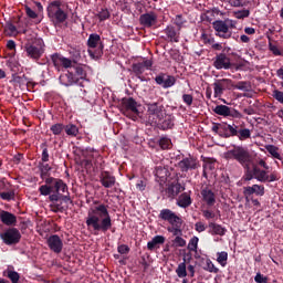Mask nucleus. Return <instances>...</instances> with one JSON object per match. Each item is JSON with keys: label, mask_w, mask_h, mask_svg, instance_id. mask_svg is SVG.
I'll list each match as a JSON object with an SVG mask.
<instances>
[{"label": "nucleus", "mask_w": 283, "mask_h": 283, "mask_svg": "<svg viewBox=\"0 0 283 283\" xmlns=\"http://www.w3.org/2000/svg\"><path fill=\"white\" fill-rule=\"evenodd\" d=\"M41 196H49L50 209L53 213H59L63 211V206L59 201L70 202V192L67 191V184L63 179L48 177L45 179V185L39 188Z\"/></svg>", "instance_id": "obj_1"}, {"label": "nucleus", "mask_w": 283, "mask_h": 283, "mask_svg": "<svg viewBox=\"0 0 283 283\" xmlns=\"http://www.w3.org/2000/svg\"><path fill=\"white\" fill-rule=\"evenodd\" d=\"M86 227L88 231H93L95 235L98 232L107 233L112 229V216H109V206L99 203L91 207L86 217Z\"/></svg>", "instance_id": "obj_2"}, {"label": "nucleus", "mask_w": 283, "mask_h": 283, "mask_svg": "<svg viewBox=\"0 0 283 283\" xmlns=\"http://www.w3.org/2000/svg\"><path fill=\"white\" fill-rule=\"evenodd\" d=\"M244 169H247L245 180H253V178L259 182H276L280 180V172L276 170L269 175V171L262 170L258 166H253L252 170L249 167H244Z\"/></svg>", "instance_id": "obj_3"}, {"label": "nucleus", "mask_w": 283, "mask_h": 283, "mask_svg": "<svg viewBox=\"0 0 283 283\" xmlns=\"http://www.w3.org/2000/svg\"><path fill=\"white\" fill-rule=\"evenodd\" d=\"M224 158L226 160H237V163H240L242 167H250L251 163H253L251 153L242 146H234L233 149L224 153Z\"/></svg>", "instance_id": "obj_4"}, {"label": "nucleus", "mask_w": 283, "mask_h": 283, "mask_svg": "<svg viewBox=\"0 0 283 283\" xmlns=\"http://www.w3.org/2000/svg\"><path fill=\"white\" fill-rule=\"evenodd\" d=\"M62 6L63 2L61 0H53L46 8L48 17L54 25H59L60 23H65V21H67V13H65L61 8Z\"/></svg>", "instance_id": "obj_5"}, {"label": "nucleus", "mask_w": 283, "mask_h": 283, "mask_svg": "<svg viewBox=\"0 0 283 283\" xmlns=\"http://www.w3.org/2000/svg\"><path fill=\"white\" fill-rule=\"evenodd\" d=\"M238 22L235 20L226 19V20H216L212 22V28L216 32V36L219 39H231V30L235 29Z\"/></svg>", "instance_id": "obj_6"}, {"label": "nucleus", "mask_w": 283, "mask_h": 283, "mask_svg": "<svg viewBox=\"0 0 283 283\" xmlns=\"http://www.w3.org/2000/svg\"><path fill=\"white\" fill-rule=\"evenodd\" d=\"M119 109L124 116H127V118H132V120L138 119V114L140 112L138 111V102L134 99L133 97H124L122 98L119 103Z\"/></svg>", "instance_id": "obj_7"}, {"label": "nucleus", "mask_w": 283, "mask_h": 283, "mask_svg": "<svg viewBox=\"0 0 283 283\" xmlns=\"http://www.w3.org/2000/svg\"><path fill=\"white\" fill-rule=\"evenodd\" d=\"M147 114H148V123L150 125L156 126L157 123H160L165 118V106L160 103H149L146 104Z\"/></svg>", "instance_id": "obj_8"}, {"label": "nucleus", "mask_w": 283, "mask_h": 283, "mask_svg": "<svg viewBox=\"0 0 283 283\" xmlns=\"http://www.w3.org/2000/svg\"><path fill=\"white\" fill-rule=\"evenodd\" d=\"M24 49L27 52V56L33 59L34 61H39V59L43 56V52H45V50L43 49V44H41V40L28 42L24 45Z\"/></svg>", "instance_id": "obj_9"}, {"label": "nucleus", "mask_w": 283, "mask_h": 283, "mask_svg": "<svg viewBox=\"0 0 283 283\" xmlns=\"http://www.w3.org/2000/svg\"><path fill=\"white\" fill-rule=\"evenodd\" d=\"M51 61L54 65V67L61 72V67H64V70H70V67H74V62L59 53H54L51 55Z\"/></svg>", "instance_id": "obj_10"}, {"label": "nucleus", "mask_w": 283, "mask_h": 283, "mask_svg": "<svg viewBox=\"0 0 283 283\" xmlns=\"http://www.w3.org/2000/svg\"><path fill=\"white\" fill-rule=\"evenodd\" d=\"M1 239L4 244H19L21 241V232L17 228H10L4 233H2Z\"/></svg>", "instance_id": "obj_11"}, {"label": "nucleus", "mask_w": 283, "mask_h": 283, "mask_svg": "<svg viewBox=\"0 0 283 283\" xmlns=\"http://www.w3.org/2000/svg\"><path fill=\"white\" fill-rule=\"evenodd\" d=\"M216 70H230L231 69V59L224 53H220L216 56L213 62Z\"/></svg>", "instance_id": "obj_12"}, {"label": "nucleus", "mask_w": 283, "mask_h": 283, "mask_svg": "<svg viewBox=\"0 0 283 283\" xmlns=\"http://www.w3.org/2000/svg\"><path fill=\"white\" fill-rule=\"evenodd\" d=\"M157 85H161L165 90L174 87L176 85V77L168 74H159L155 77Z\"/></svg>", "instance_id": "obj_13"}, {"label": "nucleus", "mask_w": 283, "mask_h": 283, "mask_svg": "<svg viewBox=\"0 0 283 283\" xmlns=\"http://www.w3.org/2000/svg\"><path fill=\"white\" fill-rule=\"evenodd\" d=\"M48 247L53 253H61L63 251V241L61 237L53 234L48 239Z\"/></svg>", "instance_id": "obj_14"}, {"label": "nucleus", "mask_w": 283, "mask_h": 283, "mask_svg": "<svg viewBox=\"0 0 283 283\" xmlns=\"http://www.w3.org/2000/svg\"><path fill=\"white\" fill-rule=\"evenodd\" d=\"M99 182L105 189H112L116 185V177H114L109 171H102L99 175Z\"/></svg>", "instance_id": "obj_15"}, {"label": "nucleus", "mask_w": 283, "mask_h": 283, "mask_svg": "<svg viewBox=\"0 0 283 283\" xmlns=\"http://www.w3.org/2000/svg\"><path fill=\"white\" fill-rule=\"evenodd\" d=\"M178 167L181 171H189V169H198V159L193 157H186L179 161Z\"/></svg>", "instance_id": "obj_16"}, {"label": "nucleus", "mask_w": 283, "mask_h": 283, "mask_svg": "<svg viewBox=\"0 0 283 283\" xmlns=\"http://www.w3.org/2000/svg\"><path fill=\"white\" fill-rule=\"evenodd\" d=\"M139 21L145 28H151V25H156L158 22V15L154 12L145 13L140 15Z\"/></svg>", "instance_id": "obj_17"}, {"label": "nucleus", "mask_w": 283, "mask_h": 283, "mask_svg": "<svg viewBox=\"0 0 283 283\" xmlns=\"http://www.w3.org/2000/svg\"><path fill=\"white\" fill-rule=\"evenodd\" d=\"M223 138H231L238 136L239 126L235 124H222Z\"/></svg>", "instance_id": "obj_18"}, {"label": "nucleus", "mask_w": 283, "mask_h": 283, "mask_svg": "<svg viewBox=\"0 0 283 283\" xmlns=\"http://www.w3.org/2000/svg\"><path fill=\"white\" fill-rule=\"evenodd\" d=\"M253 193L255 196H264V186L253 185L243 188L244 196H253Z\"/></svg>", "instance_id": "obj_19"}, {"label": "nucleus", "mask_w": 283, "mask_h": 283, "mask_svg": "<svg viewBox=\"0 0 283 283\" xmlns=\"http://www.w3.org/2000/svg\"><path fill=\"white\" fill-rule=\"evenodd\" d=\"M181 191H185V187H182L180 182H172L166 189L168 198H176V196H178V193H181Z\"/></svg>", "instance_id": "obj_20"}, {"label": "nucleus", "mask_w": 283, "mask_h": 283, "mask_svg": "<svg viewBox=\"0 0 283 283\" xmlns=\"http://www.w3.org/2000/svg\"><path fill=\"white\" fill-rule=\"evenodd\" d=\"M0 220L2 224H6L7 227H12V224H17V216L8 211L0 212Z\"/></svg>", "instance_id": "obj_21"}, {"label": "nucleus", "mask_w": 283, "mask_h": 283, "mask_svg": "<svg viewBox=\"0 0 283 283\" xmlns=\"http://www.w3.org/2000/svg\"><path fill=\"white\" fill-rule=\"evenodd\" d=\"M202 200L206 202L209 207H213L216 205V193L209 188H205L201 191Z\"/></svg>", "instance_id": "obj_22"}, {"label": "nucleus", "mask_w": 283, "mask_h": 283, "mask_svg": "<svg viewBox=\"0 0 283 283\" xmlns=\"http://www.w3.org/2000/svg\"><path fill=\"white\" fill-rule=\"evenodd\" d=\"M155 126L164 130L171 129V127H174V117L165 113L164 118L160 120V123H157Z\"/></svg>", "instance_id": "obj_23"}, {"label": "nucleus", "mask_w": 283, "mask_h": 283, "mask_svg": "<svg viewBox=\"0 0 283 283\" xmlns=\"http://www.w3.org/2000/svg\"><path fill=\"white\" fill-rule=\"evenodd\" d=\"M209 233L211 235H224L227 233V228L216 223V222H210L209 223Z\"/></svg>", "instance_id": "obj_24"}, {"label": "nucleus", "mask_w": 283, "mask_h": 283, "mask_svg": "<svg viewBox=\"0 0 283 283\" xmlns=\"http://www.w3.org/2000/svg\"><path fill=\"white\" fill-rule=\"evenodd\" d=\"M77 82L78 78H76L71 72L60 76V83H62V85H65V87H70V85H74V83Z\"/></svg>", "instance_id": "obj_25"}, {"label": "nucleus", "mask_w": 283, "mask_h": 283, "mask_svg": "<svg viewBox=\"0 0 283 283\" xmlns=\"http://www.w3.org/2000/svg\"><path fill=\"white\" fill-rule=\"evenodd\" d=\"M178 207L181 209H187V207H191V196L187 192L181 193L177 199Z\"/></svg>", "instance_id": "obj_26"}, {"label": "nucleus", "mask_w": 283, "mask_h": 283, "mask_svg": "<svg viewBox=\"0 0 283 283\" xmlns=\"http://www.w3.org/2000/svg\"><path fill=\"white\" fill-rule=\"evenodd\" d=\"M158 244H165V237L163 235H156L153 238L151 241L147 243L148 251H154Z\"/></svg>", "instance_id": "obj_27"}, {"label": "nucleus", "mask_w": 283, "mask_h": 283, "mask_svg": "<svg viewBox=\"0 0 283 283\" xmlns=\"http://www.w3.org/2000/svg\"><path fill=\"white\" fill-rule=\"evenodd\" d=\"M165 34L168 36L169 41H172L174 43H178L180 35L178 32H176V29L174 27H168L165 29Z\"/></svg>", "instance_id": "obj_28"}, {"label": "nucleus", "mask_w": 283, "mask_h": 283, "mask_svg": "<svg viewBox=\"0 0 283 283\" xmlns=\"http://www.w3.org/2000/svg\"><path fill=\"white\" fill-rule=\"evenodd\" d=\"M87 45L91 50L98 48V45H101V35L96 33L91 34L87 40Z\"/></svg>", "instance_id": "obj_29"}, {"label": "nucleus", "mask_w": 283, "mask_h": 283, "mask_svg": "<svg viewBox=\"0 0 283 283\" xmlns=\"http://www.w3.org/2000/svg\"><path fill=\"white\" fill-rule=\"evenodd\" d=\"M213 112L218 116H231V108L227 105H217Z\"/></svg>", "instance_id": "obj_30"}, {"label": "nucleus", "mask_w": 283, "mask_h": 283, "mask_svg": "<svg viewBox=\"0 0 283 283\" xmlns=\"http://www.w3.org/2000/svg\"><path fill=\"white\" fill-rule=\"evenodd\" d=\"M265 149L272 158H276V160H282V155H280V148L275 145H265Z\"/></svg>", "instance_id": "obj_31"}, {"label": "nucleus", "mask_w": 283, "mask_h": 283, "mask_svg": "<svg viewBox=\"0 0 283 283\" xmlns=\"http://www.w3.org/2000/svg\"><path fill=\"white\" fill-rule=\"evenodd\" d=\"M237 137L241 142L249 140V138H251V129L239 127L237 130Z\"/></svg>", "instance_id": "obj_32"}, {"label": "nucleus", "mask_w": 283, "mask_h": 283, "mask_svg": "<svg viewBox=\"0 0 283 283\" xmlns=\"http://www.w3.org/2000/svg\"><path fill=\"white\" fill-rule=\"evenodd\" d=\"M218 82L220 83L223 90H233V87H237V90H242V86H235V84H233V81L229 78L218 80Z\"/></svg>", "instance_id": "obj_33"}, {"label": "nucleus", "mask_w": 283, "mask_h": 283, "mask_svg": "<svg viewBox=\"0 0 283 283\" xmlns=\"http://www.w3.org/2000/svg\"><path fill=\"white\" fill-rule=\"evenodd\" d=\"M175 217L176 212L171 211L170 209H163L159 213L160 220H165L166 222H169Z\"/></svg>", "instance_id": "obj_34"}, {"label": "nucleus", "mask_w": 283, "mask_h": 283, "mask_svg": "<svg viewBox=\"0 0 283 283\" xmlns=\"http://www.w3.org/2000/svg\"><path fill=\"white\" fill-rule=\"evenodd\" d=\"M64 130L67 136H78V127L74 124L64 126Z\"/></svg>", "instance_id": "obj_35"}, {"label": "nucleus", "mask_w": 283, "mask_h": 283, "mask_svg": "<svg viewBox=\"0 0 283 283\" xmlns=\"http://www.w3.org/2000/svg\"><path fill=\"white\" fill-rule=\"evenodd\" d=\"M4 32H6L7 36H17V34H19L17 27L12 23H8L4 27Z\"/></svg>", "instance_id": "obj_36"}, {"label": "nucleus", "mask_w": 283, "mask_h": 283, "mask_svg": "<svg viewBox=\"0 0 283 283\" xmlns=\"http://www.w3.org/2000/svg\"><path fill=\"white\" fill-rule=\"evenodd\" d=\"M174 144L171 143V139L169 137H161L159 139V147L160 149H171Z\"/></svg>", "instance_id": "obj_37"}, {"label": "nucleus", "mask_w": 283, "mask_h": 283, "mask_svg": "<svg viewBox=\"0 0 283 283\" xmlns=\"http://www.w3.org/2000/svg\"><path fill=\"white\" fill-rule=\"evenodd\" d=\"M249 14H251V12L248 9L237 10L232 12V15L235 19H247Z\"/></svg>", "instance_id": "obj_38"}, {"label": "nucleus", "mask_w": 283, "mask_h": 283, "mask_svg": "<svg viewBox=\"0 0 283 283\" xmlns=\"http://www.w3.org/2000/svg\"><path fill=\"white\" fill-rule=\"evenodd\" d=\"M213 90H214V98H220V96L224 94V88L222 87V84H220L218 81L213 83Z\"/></svg>", "instance_id": "obj_39"}, {"label": "nucleus", "mask_w": 283, "mask_h": 283, "mask_svg": "<svg viewBox=\"0 0 283 283\" xmlns=\"http://www.w3.org/2000/svg\"><path fill=\"white\" fill-rule=\"evenodd\" d=\"M63 129H65L63 124H54L51 126V132L54 136H61V134H63Z\"/></svg>", "instance_id": "obj_40"}, {"label": "nucleus", "mask_w": 283, "mask_h": 283, "mask_svg": "<svg viewBox=\"0 0 283 283\" xmlns=\"http://www.w3.org/2000/svg\"><path fill=\"white\" fill-rule=\"evenodd\" d=\"M227 260H229V254L227 252H219L217 254V261L221 266H227Z\"/></svg>", "instance_id": "obj_41"}, {"label": "nucleus", "mask_w": 283, "mask_h": 283, "mask_svg": "<svg viewBox=\"0 0 283 283\" xmlns=\"http://www.w3.org/2000/svg\"><path fill=\"white\" fill-rule=\"evenodd\" d=\"M178 277H187V264L180 263L176 270Z\"/></svg>", "instance_id": "obj_42"}, {"label": "nucleus", "mask_w": 283, "mask_h": 283, "mask_svg": "<svg viewBox=\"0 0 283 283\" xmlns=\"http://www.w3.org/2000/svg\"><path fill=\"white\" fill-rule=\"evenodd\" d=\"M198 237H192L188 243V251H198Z\"/></svg>", "instance_id": "obj_43"}, {"label": "nucleus", "mask_w": 283, "mask_h": 283, "mask_svg": "<svg viewBox=\"0 0 283 283\" xmlns=\"http://www.w3.org/2000/svg\"><path fill=\"white\" fill-rule=\"evenodd\" d=\"M40 171L41 178H44V176H48L52 171V167H50V164H40Z\"/></svg>", "instance_id": "obj_44"}, {"label": "nucleus", "mask_w": 283, "mask_h": 283, "mask_svg": "<svg viewBox=\"0 0 283 283\" xmlns=\"http://www.w3.org/2000/svg\"><path fill=\"white\" fill-rule=\"evenodd\" d=\"M206 271H209L210 273H218V268H216V265L213 264V262H211V260H206V266H205Z\"/></svg>", "instance_id": "obj_45"}, {"label": "nucleus", "mask_w": 283, "mask_h": 283, "mask_svg": "<svg viewBox=\"0 0 283 283\" xmlns=\"http://www.w3.org/2000/svg\"><path fill=\"white\" fill-rule=\"evenodd\" d=\"M167 231L176 235V238L182 235V227H168Z\"/></svg>", "instance_id": "obj_46"}, {"label": "nucleus", "mask_w": 283, "mask_h": 283, "mask_svg": "<svg viewBox=\"0 0 283 283\" xmlns=\"http://www.w3.org/2000/svg\"><path fill=\"white\" fill-rule=\"evenodd\" d=\"M170 227H182V219L175 214V217L168 221Z\"/></svg>", "instance_id": "obj_47"}, {"label": "nucleus", "mask_w": 283, "mask_h": 283, "mask_svg": "<svg viewBox=\"0 0 283 283\" xmlns=\"http://www.w3.org/2000/svg\"><path fill=\"white\" fill-rule=\"evenodd\" d=\"M172 244L174 247H187V241L182 237H176Z\"/></svg>", "instance_id": "obj_48"}, {"label": "nucleus", "mask_w": 283, "mask_h": 283, "mask_svg": "<svg viewBox=\"0 0 283 283\" xmlns=\"http://www.w3.org/2000/svg\"><path fill=\"white\" fill-rule=\"evenodd\" d=\"M133 72L137 75H140L145 72V69L142 63L133 64Z\"/></svg>", "instance_id": "obj_49"}, {"label": "nucleus", "mask_w": 283, "mask_h": 283, "mask_svg": "<svg viewBox=\"0 0 283 283\" xmlns=\"http://www.w3.org/2000/svg\"><path fill=\"white\" fill-rule=\"evenodd\" d=\"M75 74L78 76V78H85V76H87V73H85V69H83V66H75Z\"/></svg>", "instance_id": "obj_50"}, {"label": "nucleus", "mask_w": 283, "mask_h": 283, "mask_svg": "<svg viewBox=\"0 0 283 283\" xmlns=\"http://www.w3.org/2000/svg\"><path fill=\"white\" fill-rule=\"evenodd\" d=\"M8 277L11 280L12 283H18L19 282V274L14 271H8Z\"/></svg>", "instance_id": "obj_51"}, {"label": "nucleus", "mask_w": 283, "mask_h": 283, "mask_svg": "<svg viewBox=\"0 0 283 283\" xmlns=\"http://www.w3.org/2000/svg\"><path fill=\"white\" fill-rule=\"evenodd\" d=\"M25 14L27 17H29V19H36L39 17V14L36 12H34V10H32L30 7H25Z\"/></svg>", "instance_id": "obj_52"}, {"label": "nucleus", "mask_w": 283, "mask_h": 283, "mask_svg": "<svg viewBox=\"0 0 283 283\" xmlns=\"http://www.w3.org/2000/svg\"><path fill=\"white\" fill-rule=\"evenodd\" d=\"M182 101L186 105L191 106L193 104V96L191 94H184Z\"/></svg>", "instance_id": "obj_53"}, {"label": "nucleus", "mask_w": 283, "mask_h": 283, "mask_svg": "<svg viewBox=\"0 0 283 283\" xmlns=\"http://www.w3.org/2000/svg\"><path fill=\"white\" fill-rule=\"evenodd\" d=\"M202 216L206 218V220H213V218H216V212L211 210H203Z\"/></svg>", "instance_id": "obj_54"}, {"label": "nucleus", "mask_w": 283, "mask_h": 283, "mask_svg": "<svg viewBox=\"0 0 283 283\" xmlns=\"http://www.w3.org/2000/svg\"><path fill=\"white\" fill-rule=\"evenodd\" d=\"M117 251L120 255H127L129 253V247L126 244L118 245Z\"/></svg>", "instance_id": "obj_55"}, {"label": "nucleus", "mask_w": 283, "mask_h": 283, "mask_svg": "<svg viewBox=\"0 0 283 283\" xmlns=\"http://www.w3.org/2000/svg\"><path fill=\"white\" fill-rule=\"evenodd\" d=\"M273 98H275V101H277L279 103L283 104V92L281 91H273Z\"/></svg>", "instance_id": "obj_56"}, {"label": "nucleus", "mask_w": 283, "mask_h": 283, "mask_svg": "<svg viewBox=\"0 0 283 283\" xmlns=\"http://www.w3.org/2000/svg\"><path fill=\"white\" fill-rule=\"evenodd\" d=\"M0 198L2 200H12L14 198V192L9 191V192H0Z\"/></svg>", "instance_id": "obj_57"}, {"label": "nucleus", "mask_w": 283, "mask_h": 283, "mask_svg": "<svg viewBox=\"0 0 283 283\" xmlns=\"http://www.w3.org/2000/svg\"><path fill=\"white\" fill-rule=\"evenodd\" d=\"M254 281L256 283H268L269 282V279L266 276H264L263 274L261 273H258L254 277Z\"/></svg>", "instance_id": "obj_58"}, {"label": "nucleus", "mask_w": 283, "mask_h": 283, "mask_svg": "<svg viewBox=\"0 0 283 283\" xmlns=\"http://www.w3.org/2000/svg\"><path fill=\"white\" fill-rule=\"evenodd\" d=\"M108 17H109V11L107 9H102L101 12L98 13V19L101 21L107 20Z\"/></svg>", "instance_id": "obj_59"}, {"label": "nucleus", "mask_w": 283, "mask_h": 283, "mask_svg": "<svg viewBox=\"0 0 283 283\" xmlns=\"http://www.w3.org/2000/svg\"><path fill=\"white\" fill-rule=\"evenodd\" d=\"M269 48L275 56H282V52H280V49L276 45L270 43Z\"/></svg>", "instance_id": "obj_60"}, {"label": "nucleus", "mask_w": 283, "mask_h": 283, "mask_svg": "<svg viewBox=\"0 0 283 283\" xmlns=\"http://www.w3.org/2000/svg\"><path fill=\"white\" fill-rule=\"evenodd\" d=\"M195 229L196 231H198V233H202V231H207V227L202 222H197L195 224Z\"/></svg>", "instance_id": "obj_61"}, {"label": "nucleus", "mask_w": 283, "mask_h": 283, "mask_svg": "<svg viewBox=\"0 0 283 283\" xmlns=\"http://www.w3.org/2000/svg\"><path fill=\"white\" fill-rule=\"evenodd\" d=\"M202 40L205 43H208L209 45H212L216 43V39L207 35V34H202Z\"/></svg>", "instance_id": "obj_62"}, {"label": "nucleus", "mask_w": 283, "mask_h": 283, "mask_svg": "<svg viewBox=\"0 0 283 283\" xmlns=\"http://www.w3.org/2000/svg\"><path fill=\"white\" fill-rule=\"evenodd\" d=\"M41 160L42 163H48L50 160V154L48 153V148H43Z\"/></svg>", "instance_id": "obj_63"}, {"label": "nucleus", "mask_w": 283, "mask_h": 283, "mask_svg": "<svg viewBox=\"0 0 283 283\" xmlns=\"http://www.w3.org/2000/svg\"><path fill=\"white\" fill-rule=\"evenodd\" d=\"M212 132H214V134H222L223 133L222 124H214L212 126Z\"/></svg>", "instance_id": "obj_64"}]
</instances>
